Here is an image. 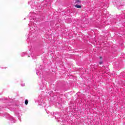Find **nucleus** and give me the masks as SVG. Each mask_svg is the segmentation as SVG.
Returning a JSON list of instances; mask_svg holds the SVG:
<instances>
[{
  "instance_id": "obj_5",
  "label": "nucleus",
  "mask_w": 125,
  "mask_h": 125,
  "mask_svg": "<svg viewBox=\"0 0 125 125\" xmlns=\"http://www.w3.org/2000/svg\"><path fill=\"white\" fill-rule=\"evenodd\" d=\"M102 63H103L102 62H100V64L101 65V64H102Z\"/></svg>"
},
{
  "instance_id": "obj_2",
  "label": "nucleus",
  "mask_w": 125,
  "mask_h": 125,
  "mask_svg": "<svg viewBox=\"0 0 125 125\" xmlns=\"http://www.w3.org/2000/svg\"><path fill=\"white\" fill-rule=\"evenodd\" d=\"M28 103H29V101H28L27 100H25V105H28Z\"/></svg>"
},
{
  "instance_id": "obj_1",
  "label": "nucleus",
  "mask_w": 125,
  "mask_h": 125,
  "mask_svg": "<svg viewBox=\"0 0 125 125\" xmlns=\"http://www.w3.org/2000/svg\"><path fill=\"white\" fill-rule=\"evenodd\" d=\"M75 7H77V8H82V6L80 5H75Z\"/></svg>"
},
{
  "instance_id": "obj_3",
  "label": "nucleus",
  "mask_w": 125,
  "mask_h": 125,
  "mask_svg": "<svg viewBox=\"0 0 125 125\" xmlns=\"http://www.w3.org/2000/svg\"><path fill=\"white\" fill-rule=\"evenodd\" d=\"M77 2H81V1L80 0H78L77 1H76Z\"/></svg>"
},
{
  "instance_id": "obj_4",
  "label": "nucleus",
  "mask_w": 125,
  "mask_h": 125,
  "mask_svg": "<svg viewBox=\"0 0 125 125\" xmlns=\"http://www.w3.org/2000/svg\"><path fill=\"white\" fill-rule=\"evenodd\" d=\"M100 60H102V59H103L102 57H100Z\"/></svg>"
}]
</instances>
